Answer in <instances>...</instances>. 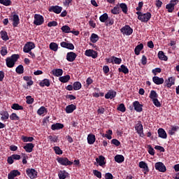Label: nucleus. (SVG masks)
I'll return each mask as SVG.
<instances>
[{"instance_id": "f257e3e1", "label": "nucleus", "mask_w": 179, "mask_h": 179, "mask_svg": "<svg viewBox=\"0 0 179 179\" xmlns=\"http://www.w3.org/2000/svg\"><path fill=\"white\" fill-rule=\"evenodd\" d=\"M20 58V56L17 54L12 55L11 57H8L6 59V64L8 68H13L17 59Z\"/></svg>"}, {"instance_id": "f03ea898", "label": "nucleus", "mask_w": 179, "mask_h": 179, "mask_svg": "<svg viewBox=\"0 0 179 179\" xmlns=\"http://www.w3.org/2000/svg\"><path fill=\"white\" fill-rule=\"evenodd\" d=\"M136 15H138V19L140 20V22H142V23H148V21L150 20L152 18V13L148 12L145 13H143L142 12H136Z\"/></svg>"}, {"instance_id": "7ed1b4c3", "label": "nucleus", "mask_w": 179, "mask_h": 179, "mask_svg": "<svg viewBox=\"0 0 179 179\" xmlns=\"http://www.w3.org/2000/svg\"><path fill=\"white\" fill-rule=\"evenodd\" d=\"M57 162L61 164V166H72L73 162L69 161L66 157H61L57 158Z\"/></svg>"}, {"instance_id": "20e7f679", "label": "nucleus", "mask_w": 179, "mask_h": 179, "mask_svg": "<svg viewBox=\"0 0 179 179\" xmlns=\"http://www.w3.org/2000/svg\"><path fill=\"white\" fill-rule=\"evenodd\" d=\"M120 32L123 36H131L134 33V29L129 25H125L121 28Z\"/></svg>"}, {"instance_id": "39448f33", "label": "nucleus", "mask_w": 179, "mask_h": 179, "mask_svg": "<svg viewBox=\"0 0 179 179\" xmlns=\"http://www.w3.org/2000/svg\"><path fill=\"white\" fill-rule=\"evenodd\" d=\"M44 23V17L40 14H35L34 24L36 26H41Z\"/></svg>"}, {"instance_id": "423d86ee", "label": "nucleus", "mask_w": 179, "mask_h": 179, "mask_svg": "<svg viewBox=\"0 0 179 179\" xmlns=\"http://www.w3.org/2000/svg\"><path fill=\"white\" fill-rule=\"evenodd\" d=\"M155 170H157L160 173H166L167 171V169L166 168V165L163 162H157L155 164Z\"/></svg>"}, {"instance_id": "0eeeda50", "label": "nucleus", "mask_w": 179, "mask_h": 179, "mask_svg": "<svg viewBox=\"0 0 179 179\" xmlns=\"http://www.w3.org/2000/svg\"><path fill=\"white\" fill-rule=\"evenodd\" d=\"M34 48H36V45L34 43L27 42L23 48V51L24 52L28 53L31 51V50H34Z\"/></svg>"}, {"instance_id": "6e6552de", "label": "nucleus", "mask_w": 179, "mask_h": 179, "mask_svg": "<svg viewBox=\"0 0 179 179\" xmlns=\"http://www.w3.org/2000/svg\"><path fill=\"white\" fill-rule=\"evenodd\" d=\"M133 106L137 113H142L143 111V105L141 104L138 101L133 102Z\"/></svg>"}, {"instance_id": "1a4fd4ad", "label": "nucleus", "mask_w": 179, "mask_h": 179, "mask_svg": "<svg viewBox=\"0 0 179 179\" xmlns=\"http://www.w3.org/2000/svg\"><path fill=\"white\" fill-rule=\"evenodd\" d=\"M26 173L31 179L37 178V171L34 169H28L26 171Z\"/></svg>"}, {"instance_id": "9d476101", "label": "nucleus", "mask_w": 179, "mask_h": 179, "mask_svg": "<svg viewBox=\"0 0 179 179\" xmlns=\"http://www.w3.org/2000/svg\"><path fill=\"white\" fill-rule=\"evenodd\" d=\"M85 55H86V57H92V58H94V59H95V58H97L99 53L94 50L90 49L85 50Z\"/></svg>"}, {"instance_id": "9b49d317", "label": "nucleus", "mask_w": 179, "mask_h": 179, "mask_svg": "<svg viewBox=\"0 0 179 179\" xmlns=\"http://www.w3.org/2000/svg\"><path fill=\"white\" fill-rule=\"evenodd\" d=\"M76 57H78V55L73 52H69L66 54V59L69 62H73L76 59Z\"/></svg>"}, {"instance_id": "f8f14e48", "label": "nucleus", "mask_w": 179, "mask_h": 179, "mask_svg": "<svg viewBox=\"0 0 179 179\" xmlns=\"http://www.w3.org/2000/svg\"><path fill=\"white\" fill-rule=\"evenodd\" d=\"M49 12H54V13H57V15H59V13L62 12V7L59 6H52L49 8Z\"/></svg>"}, {"instance_id": "ddd939ff", "label": "nucleus", "mask_w": 179, "mask_h": 179, "mask_svg": "<svg viewBox=\"0 0 179 179\" xmlns=\"http://www.w3.org/2000/svg\"><path fill=\"white\" fill-rule=\"evenodd\" d=\"M96 162L98 163L99 166L103 167L106 163V157L103 155H100L98 158H96Z\"/></svg>"}, {"instance_id": "4468645a", "label": "nucleus", "mask_w": 179, "mask_h": 179, "mask_svg": "<svg viewBox=\"0 0 179 179\" xmlns=\"http://www.w3.org/2000/svg\"><path fill=\"white\" fill-rule=\"evenodd\" d=\"M140 169H143L144 171V174H148L149 173V166H148V164L146 162L141 161L139 162Z\"/></svg>"}, {"instance_id": "2eb2a0df", "label": "nucleus", "mask_w": 179, "mask_h": 179, "mask_svg": "<svg viewBox=\"0 0 179 179\" xmlns=\"http://www.w3.org/2000/svg\"><path fill=\"white\" fill-rule=\"evenodd\" d=\"M23 148L27 153H31V152H33V149H34V144L31 143H26Z\"/></svg>"}, {"instance_id": "dca6fc26", "label": "nucleus", "mask_w": 179, "mask_h": 179, "mask_svg": "<svg viewBox=\"0 0 179 179\" xmlns=\"http://www.w3.org/2000/svg\"><path fill=\"white\" fill-rule=\"evenodd\" d=\"M60 45L63 48H67V50H75V45H73L72 43H68L65 41L61 42Z\"/></svg>"}, {"instance_id": "f3484780", "label": "nucleus", "mask_w": 179, "mask_h": 179, "mask_svg": "<svg viewBox=\"0 0 179 179\" xmlns=\"http://www.w3.org/2000/svg\"><path fill=\"white\" fill-rule=\"evenodd\" d=\"M152 82H154L155 85H163L164 83V79L155 76L152 77Z\"/></svg>"}, {"instance_id": "a211bd4d", "label": "nucleus", "mask_w": 179, "mask_h": 179, "mask_svg": "<svg viewBox=\"0 0 179 179\" xmlns=\"http://www.w3.org/2000/svg\"><path fill=\"white\" fill-rule=\"evenodd\" d=\"M17 176H20V172L17 170H13L8 173V178L15 179V177H17Z\"/></svg>"}, {"instance_id": "6ab92c4d", "label": "nucleus", "mask_w": 179, "mask_h": 179, "mask_svg": "<svg viewBox=\"0 0 179 179\" xmlns=\"http://www.w3.org/2000/svg\"><path fill=\"white\" fill-rule=\"evenodd\" d=\"M158 136L162 139H167V133L163 128H159L157 131Z\"/></svg>"}, {"instance_id": "aec40b11", "label": "nucleus", "mask_w": 179, "mask_h": 179, "mask_svg": "<svg viewBox=\"0 0 179 179\" xmlns=\"http://www.w3.org/2000/svg\"><path fill=\"white\" fill-rule=\"evenodd\" d=\"M13 20V27H17L19 23H20V20L19 19V15L14 14L13 17L11 18Z\"/></svg>"}, {"instance_id": "412c9836", "label": "nucleus", "mask_w": 179, "mask_h": 179, "mask_svg": "<svg viewBox=\"0 0 179 179\" xmlns=\"http://www.w3.org/2000/svg\"><path fill=\"white\" fill-rule=\"evenodd\" d=\"M165 83H166L167 87L170 88L173 85H176V78L169 77L168 80H166Z\"/></svg>"}, {"instance_id": "4be33fe9", "label": "nucleus", "mask_w": 179, "mask_h": 179, "mask_svg": "<svg viewBox=\"0 0 179 179\" xmlns=\"http://www.w3.org/2000/svg\"><path fill=\"white\" fill-rule=\"evenodd\" d=\"M117 96V92L113 91V90H109L107 94H105V99H113Z\"/></svg>"}, {"instance_id": "5701e85b", "label": "nucleus", "mask_w": 179, "mask_h": 179, "mask_svg": "<svg viewBox=\"0 0 179 179\" xmlns=\"http://www.w3.org/2000/svg\"><path fill=\"white\" fill-rule=\"evenodd\" d=\"M52 73L54 76H62V75L64 74V70H62V69H53L52 71Z\"/></svg>"}, {"instance_id": "b1692460", "label": "nucleus", "mask_w": 179, "mask_h": 179, "mask_svg": "<svg viewBox=\"0 0 179 179\" xmlns=\"http://www.w3.org/2000/svg\"><path fill=\"white\" fill-rule=\"evenodd\" d=\"M76 110V106L73 104H70L66 107V114H71L73 113Z\"/></svg>"}, {"instance_id": "393cba45", "label": "nucleus", "mask_w": 179, "mask_h": 179, "mask_svg": "<svg viewBox=\"0 0 179 179\" xmlns=\"http://www.w3.org/2000/svg\"><path fill=\"white\" fill-rule=\"evenodd\" d=\"M64 128V124L62 123H55L52 124L51 129L52 131H57L59 129H62Z\"/></svg>"}, {"instance_id": "a878e982", "label": "nucleus", "mask_w": 179, "mask_h": 179, "mask_svg": "<svg viewBox=\"0 0 179 179\" xmlns=\"http://www.w3.org/2000/svg\"><path fill=\"white\" fill-rule=\"evenodd\" d=\"M118 72H122L124 75H128V73H129V69L127 66L122 64L120 68L118 69Z\"/></svg>"}, {"instance_id": "bb28decb", "label": "nucleus", "mask_w": 179, "mask_h": 179, "mask_svg": "<svg viewBox=\"0 0 179 179\" xmlns=\"http://www.w3.org/2000/svg\"><path fill=\"white\" fill-rule=\"evenodd\" d=\"M122 10V12L124 13V15H128V6H127V3H122L119 4V8Z\"/></svg>"}, {"instance_id": "cd10ccee", "label": "nucleus", "mask_w": 179, "mask_h": 179, "mask_svg": "<svg viewBox=\"0 0 179 179\" xmlns=\"http://www.w3.org/2000/svg\"><path fill=\"white\" fill-rule=\"evenodd\" d=\"M87 139L89 145H93L96 142V136L94 134H89Z\"/></svg>"}, {"instance_id": "c85d7f7f", "label": "nucleus", "mask_w": 179, "mask_h": 179, "mask_svg": "<svg viewBox=\"0 0 179 179\" xmlns=\"http://www.w3.org/2000/svg\"><path fill=\"white\" fill-rule=\"evenodd\" d=\"M50 85L51 83H50V80L47 78L43 79L41 82L39 83V86L41 87H44L46 86L47 87H50Z\"/></svg>"}, {"instance_id": "c756f323", "label": "nucleus", "mask_w": 179, "mask_h": 179, "mask_svg": "<svg viewBox=\"0 0 179 179\" xmlns=\"http://www.w3.org/2000/svg\"><path fill=\"white\" fill-rule=\"evenodd\" d=\"M71 80V76L66 75L64 76H61L59 78V82H62V83H67V82H69Z\"/></svg>"}, {"instance_id": "7c9ffc66", "label": "nucleus", "mask_w": 179, "mask_h": 179, "mask_svg": "<svg viewBox=\"0 0 179 179\" xmlns=\"http://www.w3.org/2000/svg\"><path fill=\"white\" fill-rule=\"evenodd\" d=\"M179 131L178 126H172L171 129L169 130V134L171 136L176 135V133Z\"/></svg>"}, {"instance_id": "2f4dec72", "label": "nucleus", "mask_w": 179, "mask_h": 179, "mask_svg": "<svg viewBox=\"0 0 179 179\" xmlns=\"http://www.w3.org/2000/svg\"><path fill=\"white\" fill-rule=\"evenodd\" d=\"M135 129L137 134H140V132H142V131H143V125L142 124V122H138V123L135 127Z\"/></svg>"}, {"instance_id": "473e14b6", "label": "nucleus", "mask_w": 179, "mask_h": 179, "mask_svg": "<svg viewBox=\"0 0 179 179\" xmlns=\"http://www.w3.org/2000/svg\"><path fill=\"white\" fill-rule=\"evenodd\" d=\"M0 34L1 38L3 41H8V40H9V36H8V32H6V31H1Z\"/></svg>"}, {"instance_id": "72a5a7b5", "label": "nucleus", "mask_w": 179, "mask_h": 179, "mask_svg": "<svg viewBox=\"0 0 179 179\" xmlns=\"http://www.w3.org/2000/svg\"><path fill=\"white\" fill-rule=\"evenodd\" d=\"M68 172L66 171H60L58 173V177L59 179H65L68 177Z\"/></svg>"}, {"instance_id": "f704fd0d", "label": "nucleus", "mask_w": 179, "mask_h": 179, "mask_svg": "<svg viewBox=\"0 0 179 179\" xmlns=\"http://www.w3.org/2000/svg\"><path fill=\"white\" fill-rule=\"evenodd\" d=\"M141 50H143V45L142 43L138 45L135 49H134V52L136 55H139L141 54Z\"/></svg>"}, {"instance_id": "c9c22d12", "label": "nucleus", "mask_w": 179, "mask_h": 179, "mask_svg": "<svg viewBox=\"0 0 179 179\" xmlns=\"http://www.w3.org/2000/svg\"><path fill=\"white\" fill-rule=\"evenodd\" d=\"M99 20L101 23H106L108 20V14L107 13H103L99 17Z\"/></svg>"}, {"instance_id": "e433bc0d", "label": "nucleus", "mask_w": 179, "mask_h": 179, "mask_svg": "<svg viewBox=\"0 0 179 179\" xmlns=\"http://www.w3.org/2000/svg\"><path fill=\"white\" fill-rule=\"evenodd\" d=\"M23 79L27 82V86H32L33 83H34V82L33 81V80H31V76H24Z\"/></svg>"}, {"instance_id": "4c0bfd02", "label": "nucleus", "mask_w": 179, "mask_h": 179, "mask_svg": "<svg viewBox=\"0 0 179 179\" xmlns=\"http://www.w3.org/2000/svg\"><path fill=\"white\" fill-rule=\"evenodd\" d=\"M125 160V158L121 155H117L115 157V162L116 163H122Z\"/></svg>"}, {"instance_id": "58836bf2", "label": "nucleus", "mask_w": 179, "mask_h": 179, "mask_svg": "<svg viewBox=\"0 0 179 179\" xmlns=\"http://www.w3.org/2000/svg\"><path fill=\"white\" fill-rule=\"evenodd\" d=\"M73 90H80V89H82V83L79 81L74 82L73 84Z\"/></svg>"}, {"instance_id": "ea45409f", "label": "nucleus", "mask_w": 179, "mask_h": 179, "mask_svg": "<svg viewBox=\"0 0 179 179\" xmlns=\"http://www.w3.org/2000/svg\"><path fill=\"white\" fill-rule=\"evenodd\" d=\"M99 35L96 34H92L90 40L91 42L92 43H97L99 41Z\"/></svg>"}, {"instance_id": "a19ab883", "label": "nucleus", "mask_w": 179, "mask_h": 179, "mask_svg": "<svg viewBox=\"0 0 179 179\" xmlns=\"http://www.w3.org/2000/svg\"><path fill=\"white\" fill-rule=\"evenodd\" d=\"M15 72L18 73V75H22V73H24V67L23 65L20 64L15 69Z\"/></svg>"}, {"instance_id": "79ce46f5", "label": "nucleus", "mask_w": 179, "mask_h": 179, "mask_svg": "<svg viewBox=\"0 0 179 179\" xmlns=\"http://www.w3.org/2000/svg\"><path fill=\"white\" fill-rule=\"evenodd\" d=\"M158 58L162 61H167L168 59L167 56L164 55V52L163 51H159L158 52Z\"/></svg>"}, {"instance_id": "37998d69", "label": "nucleus", "mask_w": 179, "mask_h": 179, "mask_svg": "<svg viewBox=\"0 0 179 179\" xmlns=\"http://www.w3.org/2000/svg\"><path fill=\"white\" fill-rule=\"evenodd\" d=\"M150 99L151 100H155V99H157L159 97V94H157V92L155 90H151L149 96Z\"/></svg>"}, {"instance_id": "c03bdc74", "label": "nucleus", "mask_w": 179, "mask_h": 179, "mask_svg": "<svg viewBox=\"0 0 179 179\" xmlns=\"http://www.w3.org/2000/svg\"><path fill=\"white\" fill-rule=\"evenodd\" d=\"M113 135V130L109 129L106 131V134H102L103 138H107V139H112L113 137L111 136Z\"/></svg>"}, {"instance_id": "a18cd8bd", "label": "nucleus", "mask_w": 179, "mask_h": 179, "mask_svg": "<svg viewBox=\"0 0 179 179\" xmlns=\"http://www.w3.org/2000/svg\"><path fill=\"white\" fill-rule=\"evenodd\" d=\"M0 114H1V115H2L1 120L3 121L8 120L9 118V113L6 110L1 111Z\"/></svg>"}, {"instance_id": "49530a36", "label": "nucleus", "mask_w": 179, "mask_h": 179, "mask_svg": "<svg viewBox=\"0 0 179 179\" xmlns=\"http://www.w3.org/2000/svg\"><path fill=\"white\" fill-rule=\"evenodd\" d=\"M21 139L23 142H33L34 141V138L33 137H27L26 136H22Z\"/></svg>"}, {"instance_id": "de8ad7c7", "label": "nucleus", "mask_w": 179, "mask_h": 179, "mask_svg": "<svg viewBox=\"0 0 179 179\" xmlns=\"http://www.w3.org/2000/svg\"><path fill=\"white\" fill-rule=\"evenodd\" d=\"M49 48L50 50H52V51H58V44H57L56 43H50Z\"/></svg>"}, {"instance_id": "09e8293b", "label": "nucleus", "mask_w": 179, "mask_h": 179, "mask_svg": "<svg viewBox=\"0 0 179 179\" xmlns=\"http://www.w3.org/2000/svg\"><path fill=\"white\" fill-rule=\"evenodd\" d=\"M11 108L13 110H15L16 111H19L20 110H23V107L19 105V103H13L11 106Z\"/></svg>"}, {"instance_id": "8fccbe9b", "label": "nucleus", "mask_w": 179, "mask_h": 179, "mask_svg": "<svg viewBox=\"0 0 179 179\" xmlns=\"http://www.w3.org/2000/svg\"><path fill=\"white\" fill-rule=\"evenodd\" d=\"M61 30L63 33L69 34L71 33V27L68 25H64L62 27Z\"/></svg>"}, {"instance_id": "3c124183", "label": "nucleus", "mask_w": 179, "mask_h": 179, "mask_svg": "<svg viewBox=\"0 0 179 179\" xmlns=\"http://www.w3.org/2000/svg\"><path fill=\"white\" fill-rule=\"evenodd\" d=\"M117 111H121V113H125L127 111V108L124 103H120L117 108Z\"/></svg>"}, {"instance_id": "603ef678", "label": "nucleus", "mask_w": 179, "mask_h": 179, "mask_svg": "<svg viewBox=\"0 0 179 179\" xmlns=\"http://www.w3.org/2000/svg\"><path fill=\"white\" fill-rule=\"evenodd\" d=\"M0 3L4 6H10L12 5V1L10 0H0Z\"/></svg>"}, {"instance_id": "864d4df0", "label": "nucleus", "mask_w": 179, "mask_h": 179, "mask_svg": "<svg viewBox=\"0 0 179 179\" xmlns=\"http://www.w3.org/2000/svg\"><path fill=\"white\" fill-rule=\"evenodd\" d=\"M45 113H47V108L44 106H41L38 110L37 114L38 115H43Z\"/></svg>"}, {"instance_id": "5fc2aeb1", "label": "nucleus", "mask_w": 179, "mask_h": 179, "mask_svg": "<svg viewBox=\"0 0 179 179\" xmlns=\"http://www.w3.org/2000/svg\"><path fill=\"white\" fill-rule=\"evenodd\" d=\"M120 6L118 5L115 6L112 10H111V13L113 15H120Z\"/></svg>"}, {"instance_id": "6e6d98bb", "label": "nucleus", "mask_w": 179, "mask_h": 179, "mask_svg": "<svg viewBox=\"0 0 179 179\" xmlns=\"http://www.w3.org/2000/svg\"><path fill=\"white\" fill-rule=\"evenodd\" d=\"M26 100L27 104H33V103H34V98L31 97L30 95L26 96Z\"/></svg>"}, {"instance_id": "4d7b16f0", "label": "nucleus", "mask_w": 179, "mask_h": 179, "mask_svg": "<svg viewBox=\"0 0 179 179\" xmlns=\"http://www.w3.org/2000/svg\"><path fill=\"white\" fill-rule=\"evenodd\" d=\"M10 120H11V121H19L20 117H19V116H17V115L16 113H13L10 115Z\"/></svg>"}, {"instance_id": "13d9d810", "label": "nucleus", "mask_w": 179, "mask_h": 179, "mask_svg": "<svg viewBox=\"0 0 179 179\" xmlns=\"http://www.w3.org/2000/svg\"><path fill=\"white\" fill-rule=\"evenodd\" d=\"M166 9L168 10L169 13H172V12L174 10V6L172 3H169V4H166Z\"/></svg>"}, {"instance_id": "bf43d9fd", "label": "nucleus", "mask_w": 179, "mask_h": 179, "mask_svg": "<svg viewBox=\"0 0 179 179\" xmlns=\"http://www.w3.org/2000/svg\"><path fill=\"white\" fill-rule=\"evenodd\" d=\"M112 58L113 59V62L116 65H120L122 62V59L121 58H118L117 57L113 56Z\"/></svg>"}, {"instance_id": "052dcab7", "label": "nucleus", "mask_w": 179, "mask_h": 179, "mask_svg": "<svg viewBox=\"0 0 179 179\" xmlns=\"http://www.w3.org/2000/svg\"><path fill=\"white\" fill-rule=\"evenodd\" d=\"M0 54L2 55V57H5V55L8 54V48L5 46L1 47Z\"/></svg>"}, {"instance_id": "680f3d73", "label": "nucleus", "mask_w": 179, "mask_h": 179, "mask_svg": "<svg viewBox=\"0 0 179 179\" xmlns=\"http://www.w3.org/2000/svg\"><path fill=\"white\" fill-rule=\"evenodd\" d=\"M148 149L149 155H151V156H155V149L152 148V145H148Z\"/></svg>"}, {"instance_id": "e2e57ef3", "label": "nucleus", "mask_w": 179, "mask_h": 179, "mask_svg": "<svg viewBox=\"0 0 179 179\" xmlns=\"http://www.w3.org/2000/svg\"><path fill=\"white\" fill-rule=\"evenodd\" d=\"M48 139L50 141V142L57 143L58 142V136H49Z\"/></svg>"}, {"instance_id": "0e129e2a", "label": "nucleus", "mask_w": 179, "mask_h": 179, "mask_svg": "<svg viewBox=\"0 0 179 179\" xmlns=\"http://www.w3.org/2000/svg\"><path fill=\"white\" fill-rule=\"evenodd\" d=\"M53 149H54L56 155H62V153H63L62 150H61V148H59V147L55 146Z\"/></svg>"}, {"instance_id": "69168bd1", "label": "nucleus", "mask_w": 179, "mask_h": 179, "mask_svg": "<svg viewBox=\"0 0 179 179\" xmlns=\"http://www.w3.org/2000/svg\"><path fill=\"white\" fill-rule=\"evenodd\" d=\"M161 72H162V69H160V68H155L152 70V73H153V75H155V76H156V75H157V73H160Z\"/></svg>"}, {"instance_id": "338daca9", "label": "nucleus", "mask_w": 179, "mask_h": 179, "mask_svg": "<svg viewBox=\"0 0 179 179\" xmlns=\"http://www.w3.org/2000/svg\"><path fill=\"white\" fill-rule=\"evenodd\" d=\"M152 102L155 107H162V103H160V101H159V99H157V98L153 99Z\"/></svg>"}, {"instance_id": "774afa93", "label": "nucleus", "mask_w": 179, "mask_h": 179, "mask_svg": "<svg viewBox=\"0 0 179 179\" xmlns=\"http://www.w3.org/2000/svg\"><path fill=\"white\" fill-rule=\"evenodd\" d=\"M93 174L97 177V178H101V172L99 171L98 170H93Z\"/></svg>"}]
</instances>
